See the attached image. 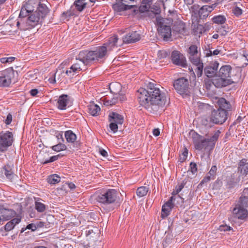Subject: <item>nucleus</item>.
Wrapping results in <instances>:
<instances>
[{"label": "nucleus", "instance_id": "obj_62", "mask_svg": "<svg viewBox=\"0 0 248 248\" xmlns=\"http://www.w3.org/2000/svg\"><path fill=\"white\" fill-rule=\"evenodd\" d=\"M12 121V115L10 113H9L7 116V118H6L5 123L6 124H11Z\"/></svg>", "mask_w": 248, "mask_h": 248}, {"label": "nucleus", "instance_id": "obj_23", "mask_svg": "<svg viewBox=\"0 0 248 248\" xmlns=\"http://www.w3.org/2000/svg\"><path fill=\"white\" fill-rule=\"evenodd\" d=\"M174 206L173 202H165L162 207L161 217L165 218L168 217Z\"/></svg>", "mask_w": 248, "mask_h": 248}, {"label": "nucleus", "instance_id": "obj_57", "mask_svg": "<svg viewBox=\"0 0 248 248\" xmlns=\"http://www.w3.org/2000/svg\"><path fill=\"white\" fill-rule=\"evenodd\" d=\"M233 13L236 16L241 15L242 13V10L238 7H235L233 9Z\"/></svg>", "mask_w": 248, "mask_h": 248}, {"label": "nucleus", "instance_id": "obj_50", "mask_svg": "<svg viewBox=\"0 0 248 248\" xmlns=\"http://www.w3.org/2000/svg\"><path fill=\"white\" fill-rule=\"evenodd\" d=\"M150 8V6L147 4L141 3V5L139 7V11L141 13H144L148 11Z\"/></svg>", "mask_w": 248, "mask_h": 248}, {"label": "nucleus", "instance_id": "obj_4", "mask_svg": "<svg viewBox=\"0 0 248 248\" xmlns=\"http://www.w3.org/2000/svg\"><path fill=\"white\" fill-rule=\"evenodd\" d=\"M108 52L105 46H100L92 51L84 50L79 53V58L84 60L85 63L96 62L101 61L107 56Z\"/></svg>", "mask_w": 248, "mask_h": 248}, {"label": "nucleus", "instance_id": "obj_55", "mask_svg": "<svg viewBox=\"0 0 248 248\" xmlns=\"http://www.w3.org/2000/svg\"><path fill=\"white\" fill-rule=\"evenodd\" d=\"M190 171L192 174H195L197 171V165L195 163L191 162L190 164Z\"/></svg>", "mask_w": 248, "mask_h": 248}, {"label": "nucleus", "instance_id": "obj_42", "mask_svg": "<svg viewBox=\"0 0 248 248\" xmlns=\"http://www.w3.org/2000/svg\"><path fill=\"white\" fill-rule=\"evenodd\" d=\"M239 202H248V188L244 189Z\"/></svg>", "mask_w": 248, "mask_h": 248}, {"label": "nucleus", "instance_id": "obj_41", "mask_svg": "<svg viewBox=\"0 0 248 248\" xmlns=\"http://www.w3.org/2000/svg\"><path fill=\"white\" fill-rule=\"evenodd\" d=\"M188 56L195 55L196 54H199L198 51V47L196 45H191L189 47L188 51Z\"/></svg>", "mask_w": 248, "mask_h": 248}, {"label": "nucleus", "instance_id": "obj_30", "mask_svg": "<svg viewBox=\"0 0 248 248\" xmlns=\"http://www.w3.org/2000/svg\"><path fill=\"white\" fill-rule=\"evenodd\" d=\"M185 30V24L181 21L176 22L173 26V31L182 33Z\"/></svg>", "mask_w": 248, "mask_h": 248}, {"label": "nucleus", "instance_id": "obj_38", "mask_svg": "<svg viewBox=\"0 0 248 248\" xmlns=\"http://www.w3.org/2000/svg\"><path fill=\"white\" fill-rule=\"evenodd\" d=\"M193 30L195 35L202 34L205 31L203 26L200 24L194 25Z\"/></svg>", "mask_w": 248, "mask_h": 248}, {"label": "nucleus", "instance_id": "obj_5", "mask_svg": "<svg viewBox=\"0 0 248 248\" xmlns=\"http://www.w3.org/2000/svg\"><path fill=\"white\" fill-rule=\"evenodd\" d=\"M14 141L13 134L12 132L6 131L0 133V151L5 152L11 146Z\"/></svg>", "mask_w": 248, "mask_h": 248}, {"label": "nucleus", "instance_id": "obj_21", "mask_svg": "<svg viewBox=\"0 0 248 248\" xmlns=\"http://www.w3.org/2000/svg\"><path fill=\"white\" fill-rule=\"evenodd\" d=\"M218 65V62H215L206 66L204 69L206 76L208 77H214L217 74Z\"/></svg>", "mask_w": 248, "mask_h": 248}, {"label": "nucleus", "instance_id": "obj_11", "mask_svg": "<svg viewBox=\"0 0 248 248\" xmlns=\"http://www.w3.org/2000/svg\"><path fill=\"white\" fill-rule=\"evenodd\" d=\"M227 112L221 109L212 111L210 119L216 124H222L227 118Z\"/></svg>", "mask_w": 248, "mask_h": 248}, {"label": "nucleus", "instance_id": "obj_45", "mask_svg": "<svg viewBox=\"0 0 248 248\" xmlns=\"http://www.w3.org/2000/svg\"><path fill=\"white\" fill-rule=\"evenodd\" d=\"M169 55V53L166 50H161L158 51L157 57L158 59H162L166 58Z\"/></svg>", "mask_w": 248, "mask_h": 248}, {"label": "nucleus", "instance_id": "obj_56", "mask_svg": "<svg viewBox=\"0 0 248 248\" xmlns=\"http://www.w3.org/2000/svg\"><path fill=\"white\" fill-rule=\"evenodd\" d=\"M217 170V168L216 166H213L211 167L209 172H208L209 174H210V176H212V177H214V178H215Z\"/></svg>", "mask_w": 248, "mask_h": 248}, {"label": "nucleus", "instance_id": "obj_63", "mask_svg": "<svg viewBox=\"0 0 248 248\" xmlns=\"http://www.w3.org/2000/svg\"><path fill=\"white\" fill-rule=\"evenodd\" d=\"M117 95L118 96V101L122 102L126 100V97L124 95L120 94L119 93H117Z\"/></svg>", "mask_w": 248, "mask_h": 248}, {"label": "nucleus", "instance_id": "obj_58", "mask_svg": "<svg viewBox=\"0 0 248 248\" xmlns=\"http://www.w3.org/2000/svg\"><path fill=\"white\" fill-rule=\"evenodd\" d=\"M114 93H115V96H114V97L110 99L111 105H114L119 102L117 93L114 92Z\"/></svg>", "mask_w": 248, "mask_h": 248}, {"label": "nucleus", "instance_id": "obj_7", "mask_svg": "<svg viewBox=\"0 0 248 248\" xmlns=\"http://www.w3.org/2000/svg\"><path fill=\"white\" fill-rule=\"evenodd\" d=\"M158 26L157 30L159 35L164 40H168L171 36V30L170 26L166 25L165 19L163 18L157 19Z\"/></svg>", "mask_w": 248, "mask_h": 248}, {"label": "nucleus", "instance_id": "obj_32", "mask_svg": "<svg viewBox=\"0 0 248 248\" xmlns=\"http://www.w3.org/2000/svg\"><path fill=\"white\" fill-rule=\"evenodd\" d=\"M4 173L6 177L9 179H12L14 175L12 167L9 165H5L3 167Z\"/></svg>", "mask_w": 248, "mask_h": 248}, {"label": "nucleus", "instance_id": "obj_53", "mask_svg": "<svg viewBox=\"0 0 248 248\" xmlns=\"http://www.w3.org/2000/svg\"><path fill=\"white\" fill-rule=\"evenodd\" d=\"M231 229L232 228L230 226H228L227 225H221L219 227V230L221 232L228 231H230Z\"/></svg>", "mask_w": 248, "mask_h": 248}, {"label": "nucleus", "instance_id": "obj_14", "mask_svg": "<svg viewBox=\"0 0 248 248\" xmlns=\"http://www.w3.org/2000/svg\"><path fill=\"white\" fill-rule=\"evenodd\" d=\"M190 62L196 66L195 72L198 77L202 76L203 72V65L202 61L201 59L200 53L195 55L188 56Z\"/></svg>", "mask_w": 248, "mask_h": 248}, {"label": "nucleus", "instance_id": "obj_36", "mask_svg": "<svg viewBox=\"0 0 248 248\" xmlns=\"http://www.w3.org/2000/svg\"><path fill=\"white\" fill-rule=\"evenodd\" d=\"M61 178L57 174L50 175L47 179V182L50 184H55L60 182Z\"/></svg>", "mask_w": 248, "mask_h": 248}, {"label": "nucleus", "instance_id": "obj_17", "mask_svg": "<svg viewBox=\"0 0 248 248\" xmlns=\"http://www.w3.org/2000/svg\"><path fill=\"white\" fill-rule=\"evenodd\" d=\"M140 39V34L137 31H132L125 34L123 37V43L132 44Z\"/></svg>", "mask_w": 248, "mask_h": 248}, {"label": "nucleus", "instance_id": "obj_60", "mask_svg": "<svg viewBox=\"0 0 248 248\" xmlns=\"http://www.w3.org/2000/svg\"><path fill=\"white\" fill-rule=\"evenodd\" d=\"M187 154H188V150L186 149V150L182 154L183 157L181 156L180 157V159L181 162H183L184 161H185L186 159L187 156Z\"/></svg>", "mask_w": 248, "mask_h": 248}, {"label": "nucleus", "instance_id": "obj_2", "mask_svg": "<svg viewBox=\"0 0 248 248\" xmlns=\"http://www.w3.org/2000/svg\"><path fill=\"white\" fill-rule=\"evenodd\" d=\"M48 11L45 4L40 3L34 12L28 15L26 17L18 18L14 22L11 19L7 21L4 26L7 27L8 25H12L23 31L31 29L42 23V20L48 14Z\"/></svg>", "mask_w": 248, "mask_h": 248}, {"label": "nucleus", "instance_id": "obj_12", "mask_svg": "<svg viewBox=\"0 0 248 248\" xmlns=\"http://www.w3.org/2000/svg\"><path fill=\"white\" fill-rule=\"evenodd\" d=\"M77 62L74 63L66 71V74L68 76L74 75L75 73L79 72L85 68V66L89 64V63H85L84 60L80 59L79 58V54L76 57Z\"/></svg>", "mask_w": 248, "mask_h": 248}, {"label": "nucleus", "instance_id": "obj_15", "mask_svg": "<svg viewBox=\"0 0 248 248\" xmlns=\"http://www.w3.org/2000/svg\"><path fill=\"white\" fill-rule=\"evenodd\" d=\"M72 105L70 97L67 94L60 95L57 100V107L59 109L65 110Z\"/></svg>", "mask_w": 248, "mask_h": 248}, {"label": "nucleus", "instance_id": "obj_35", "mask_svg": "<svg viewBox=\"0 0 248 248\" xmlns=\"http://www.w3.org/2000/svg\"><path fill=\"white\" fill-rule=\"evenodd\" d=\"M213 22L215 24H223L226 21V18L225 16L222 15H218L215 16L212 18Z\"/></svg>", "mask_w": 248, "mask_h": 248}, {"label": "nucleus", "instance_id": "obj_19", "mask_svg": "<svg viewBox=\"0 0 248 248\" xmlns=\"http://www.w3.org/2000/svg\"><path fill=\"white\" fill-rule=\"evenodd\" d=\"M119 38L117 35H114L112 37H110L108 41L104 43L102 46H105L107 52L111 51L114 47L121 46L123 43L118 44Z\"/></svg>", "mask_w": 248, "mask_h": 248}, {"label": "nucleus", "instance_id": "obj_22", "mask_svg": "<svg viewBox=\"0 0 248 248\" xmlns=\"http://www.w3.org/2000/svg\"><path fill=\"white\" fill-rule=\"evenodd\" d=\"M135 7L136 6L134 5H126L124 3H123L122 1L114 3L112 6L114 10L117 12H121L130 10Z\"/></svg>", "mask_w": 248, "mask_h": 248}, {"label": "nucleus", "instance_id": "obj_13", "mask_svg": "<svg viewBox=\"0 0 248 248\" xmlns=\"http://www.w3.org/2000/svg\"><path fill=\"white\" fill-rule=\"evenodd\" d=\"M170 59L173 64L183 67L187 66V62L185 57L179 51L173 50L171 54Z\"/></svg>", "mask_w": 248, "mask_h": 248}, {"label": "nucleus", "instance_id": "obj_28", "mask_svg": "<svg viewBox=\"0 0 248 248\" xmlns=\"http://www.w3.org/2000/svg\"><path fill=\"white\" fill-rule=\"evenodd\" d=\"M89 112L93 116H97L100 111V107L94 104H91L88 106Z\"/></svg>", "mask_w": 248, "mask_h": 248}, {"label": "nucleus", "instance_id": "obj_34", "mask_svg": "<svg viewBox=\"0 0 248 248\" xmlns=\"http://www.w3.org/2000/svg\"><path fill=\"white\" fill-rule=\"evenodd\" d=\"M86 0H77L74 2V5L77 10L79 12H81L86 7Z\"/></svg>", "mask_w": 248, "mask_h": 248}, {"label": "nucleus", "instance_id": "obj_61", "mask_svg": "<svg viewBox=\"0 0 248 248\" xmlns=\"http://www.w3.org/2000/svg\"><path fill=\"white\" fill-rule=\"evenodd\" d=\"M26 202H38L39 198H36L33 196H30L26 199Z\"/></svg>", "mask_w": 248, "mask_h": 248}, {"label": "nucleus", "instance_id": "obj_52", "mask_svg": "<svg viewBox=\"0 0 248 248\" xmlns=\"http://www.w3.org/2000/svg\"><path fill=\"white\" fill-rule=\"evenodd\" d=\"M225 26H221L218 28L217 32L222 36H225L227 34L228 31L225 29Z\"/></svg>", "mask_w": 248, "mask_h": 248}, {"label": "nucleus", "instance_id": "obj_51", "mask_svg": "<svg viewBox=\"0 0 248 248\" xmlns=\"http://www.w3.org/2000/svg\"><path fill=\"white\" fill-rule=\"evenodd\" d=\"M62 156V155H61V154H59L56 155L52 156L50 158V159L49 160H46L44 162L43 164H47L49 162H54V161H56L57 159H58L59 158Z\"/></svg>", "mask_w": 248, "mask_h": 248}, {"label": "nucleus", "instance_id": "obj_8", "mask_svg": "<svg viewBox=\"0 0 248 248\" xmlns=\"http://www.w3.org/2000/svg\"><path fill=\"white\" fill-rule=\"evenodd\" d=\"M14 75L15 72L12 68H8L0 72V87L9 86Z\"/></svg>", "mask_w": 248, "mask_h": 248}, {"label": "nucleus", "instance_id": "obj_37", "mask_svg": "<svg viewBox=\"0 0 248 248\" xmlns=\"http://www.w3.org/2000/svg\"><path fill=\"white\" fill-rule=\"evenodd\" d=\"M187 183V181L186 180H184L181 184H178L175 188L174 191L172 192L173 195H177L178 194L182 189L184 187V186L186 185Z\"/></svg>", "mask_w": 248, "mask_h": 248}, {"label": "nucleus", "instance_id": "obj_29", "mask_svg": "<svg viewBox=\"0 0 248 248\" xmlns=\"http://www.w3.org/2000/svg\"><path fill=\"white\" fill-rule=\"evenodd\" d=\"M213 48L211 45H208L205 48V55L206 57L217 55L219 54L220 50L218 49L212 50Z\"/></svg>", "mask_w": 248, "mask_h": 248}, {"label": "nucleus", "instance_id": "obj_46", "mask_svg": "<svg viewBox=\"0 0 248 248\" xmlns=\"http://www.w3.org/2000/svg\"><path fill=\"white\" fill-rule=\"evenodd\" d=\"M15 57H4L0 59V62L3 63H11L15 60Z\"/></svg>", "mask_w": 248, "mask_h": 248}, {"label": "nucleus", "instance_id": "obj_64", "mask_svg": "<svg viewBox=\"0 0 248 248\" xmlns=\"http://www.w3.org/2000/svg\"><path fill=\"white\" fill-rule=\"evenodd\" d=\"M198 108L200 109H202L207 107V105L206 104L198 102Z\"/></svg>", "mask_w": 248, "mask_h": 248}, {"label": "nucleus", "instance_id": "obj_39", "mask_svg": "<svg viewBox=\"0 0 248 248\" xmlns=\"http://www.w3.org/2000/svg\"><path fill=\"white\" fill-rule=\"evenodd\" d=\"M51 148L54 151L60 152L65 150L66 149V146L65 144L60 142L55 145L52 146Z\"/></svg>", "mask_w": 248, "mask_h": 248}, {"label": "nucleus", "instance_id": "obj_1", "mask_svg": "<svg viewBox=\"0 0 248 248\" xmlns=\"http://www.w3.org/2000/svg\"><path fill=\"white\" fill-rule=\"evenodd\" d=\"M159 86L153 82H149L146 89L140 88L138 91L140 105L151 112L157 110L159 107L164 106L167 101L165 93L160 90Z\"/></svg>", "mask_w": 248, "mask_h": 248}, {"label": "nucleus", "instance_id": "obj_49", "mask_svg": "<svg viewBox=\"0 0 248 248\" xmlns=\"http://www.w3.org/2000/svg\"><path fill=\"white\" fill-rule=\"evenodd\" d=\"M110 122L109 124V128L113 133H116L118 131L119 124L114 123V122L109 121Z\"/></svg>", "mask_w": 248, "mask_h": 248}, {"label": "nucleus", "instance_id": "obj_27", "mask_svg": "<svg viewBox=\"0 0 248 248\" xmlns=\"http://www.w3.org/2000/svg\"><path fill=\"white\" fill-rule=\"evenodd\" d=\"M238 170L241 173L247 175L248 173V162L246 159H242L238 164Z\"/></svg>", "mask_w": 248, "mask_h": 248}, {"label": "nucleus", "instance_id": "obj_16", "mask_svg": "<svg viewBox=\"0 0 248 248\" xmlns=\"http://www.w3.org/2000/svg\"><path fill=\"white\" fill-rule=\"evenodd\" d=\"M212 83L217 88H220L232 84L233 81L231 78H226L217 75L212 79Z\"/></svg>", "mask_w": 248, "mask_h": 248}, {"label": "nucleus", "instance_id": "obj_48", "mask_svg": "<svg viewBox=\"0 0 248 248\" xmlns=\"http://www.w3.org/2000/svg\"><path fill=\"white\" fill-rule=\"evenodd\" d=\"M236 185V183L234 182V180L232 178H229L227 180V182L226 184V187L228 189H231L233 188L235 185Z\"/></svg>", "mask_w": 248, "mask_h": 248}, {"label": "nucleus", "instance_id": "obj_25", "mask_svg": "<svg viewBox=\"0 0 248 248\" xmlns=\"http://www.w3.org/2000/svg\"><path fill=\"white\" fill-rule=\"evenodd\" d=\"M109 121L114 122L119 124L122 125L124 121V117L118 113L111 112L108 115Z\"/></svg>", "mask_w": 248, "mask_h": 248}, {"label": "nucleus", "instance_id": "obj_59", "mask_svg": "<svg viewBox=\"0 0 248 248\" xmlns=\"http://www.w3.org/2000/svg\"><path fill=\"white\" fill-rule=\"evenodd\" d=\"M116 87H118L119 88H121V85L118 83H111L109 85V89L111 92H113V90Z\"/></svg>", "mask_w": 248, "mask_h": 248}, {"label": "nucleus", "instance_id": "obj_10", "mask_svg": "<svg viewBox=\"0 0 248 248\" xmlns=\"http://www.w3.org/2000/svg\"><path fill=\"white\" fill-rule=\"evenodd\" d=\"M188 81L185 78H179L173 83V87L180 94H187L188 92Z\"/></svg>", "mask_w": 248, "mask_h": 248}, {"label": "nucleus", "instance_id": "obj_43", "mask_svg": "<svg viewBox=\"0 0 248 248\" xmlns=\"http://www.w3.org/2000/svg\"><path fill=\"white\" fill-rule=\"evenodd\" d=\"M100 206L107 211H110L113 209L112 208V203L113 202H100Z\"/></svg>", "mask_w": 248, "mask_h": 248}, {"label": "nucleus", "instance_id": "obj_9", "mask_svg": "<svg viewBox=\"0 0 248 248\" xmlns=\"http://www.w3.org/2000/svg\"><path fill=\"white\" fill-rule=\"evenodd\" d=\"M35 2L33 0H29L25 2L22 6L18 18H22L27 17V15L31 13L34 12L35 9H37V7L40 4Z\"/></svg>", "mask_w": 248, "mask_h": 248}, {"label": "nucleus", "instance_id": "obj_33", "mask_svg": "<svg viewBox=\"0 0 248 248\" xmlns=\"http://www.w3.org/2000/svg\"><path fill=\"white\" fill-rule=\"evenodd\" d=\"M149 190V188L148 186H140L137 189V195L139 197H144L147 195Z\"/></svg>", "mask_w": 248, "mask_h": 248}, {"label": "nucleus", "instance_id": "obj_47", "mask_svg": "<svg viewBox=\"0 0 248 248\" xmlns=\"http://www.w3.org/2000/svg\"><path fill=\"white\" fill-rule=\"evenodd\" d=\"M215 178L214 177H212V176H210V174H209V173H208L206 176L201 182L199 185H202L204 183H207L210 180H213Z\"/></svg>", "mask_w": 248, "mask_h": 248}, {"label": "nucleus", "instance_id": "obj_6", "mask_svg": "<svg viewBox=\"0 0 248 248\" xmlns=\"http://www.w3.org/2000/svg\"><path fill=\"white\" fill-rule=\"evenodd\" d=\"M118 192L115 189H109L104 194H96L93 196L97 202H115L118 200Z\"/></svg>", "mask_w": 248, "mask_h": 248}, {"label": "nucleus", "instance_id": "obj_3", "mask_svg": "<svg viewBox=\"0 0 248 248\" xmlns=\"http://www.w3.org/2000/svg\"><path fill=\"white\" fill-rule=\"evenodd\" d=\"M220 132L219 130L215 131L210 138H204L195 131L192 132V138L196 150L201 151L202 149L212 150L214 149L215 144L218 140Z\"/></svg>", "mask_w": 248, "mask_h": 248}, {"label": "nucleus", "instance_id": "obj_26", "mask_svg": "<svg viewBox=\"0 0 248 248\" xmlns=\"http://www.w3.org/2000/svg\"><path fill=\"white\" fill-rule=\"evenodd\" d=\"M217 104L219 106L218 109H223L226 112L231 110L232 107L230 102L227 101L225 98H220L217 101Z\"/></svg>", "mask_w": 248, "mask_h": 248}, {"label": "nucleus", "instance_id": "obj_44", "mask_svg": "<svg viewBox=\"0 0 248 248\" xmlns=\"http://www.w3.org/2000/svg\"><path fill=\"white\" fill-rule=\"evenodd\" d=\"M35 209L39 212H43L46 210V206L42 202H35Z\"/></svg>", "mask_w": 248, "mask_h": 248}, {"label": "nucleus", "instance_id": "obj_40", "mask_svg": "<svg viewBox=\"0 0 248 248\" xmlns=\"http://www.w3.org/2000/svg\"><path fill=\"white\" fill-rule=\"evenodd\" d=\"M209 13L204 6H202L199 11V15L201 18H206L209 16Z\"/></svg>", "mask_w": 248, "mask_h": 248}, {"label": "nucleus", "instance_id": "obj_18", "mask_svg": "<svg viewBox=\"0 0 248 248\" xmlns=\"http://www.w3.org/2000/svg\"><path fill=\"white\" fill-rule=\"evenodd\" d=\"M232 213L235 217L238 219H244L248 215V211L241 204H237L233 208Z\"/></svg>", "mask_w": 248, "mask_h": 248}, {"label": "nucleus", "instance_id": "obj_24", "mask_svg": "<svg viewBox=\"0 0 248 248\" xmlns=\"http://www.w3.org/2000/svg\"><path fill=\"white\" fill-rule=\"evenodd\" d=\"M232 69V67L230 65H223L220 68L217 75L226 78H231Z\"/></svg>", "mask_w": 248, "mask_h": 248}, {"label": "nucleus", "instance_id": "obj_20", "mask_svg": "<svg viewBox=\"0 0 248 248\" xmlns=\"http://www.w3.org/2000/svg\"><path fill=\"white\" fill-rule=\"evenodd\" d=\"M16 215V212L14 210L3 208L0 205V220H9Z\"/></svg>", "mask_w": 248, "mask_h": 248}, {"label": "nucleus", "instance_id": "obj_54", "mask_svg": "<svg viewBox=\"0 0 248 248\" xmlns=\"http://www.w3.org/2000/svg\"><path fill=\"white\" fill-rule=\"evenodd\" d=\"M15 226L13 225V223L11 221L7 222L4 226L5 230L6 231H10L14 228Z\"/></svg>", "mask_w": 248, "mask_h": 248}, {"label": "nucleus", "instance_id": "obj_31", "mask_svg": "<svg viewBox=\"0 0 248 248\" xmlns=\"http://www.w3.org/2000/svg\"><path fill=\"white\" fill-rule=\"evenodd\" d=\"M65 137L67 141L71 143L74 142L77 139L76 134L71 130H68L65 132Z\"/></svg>", "mask_w": 248, "mask_h": 248}]
</instances>
